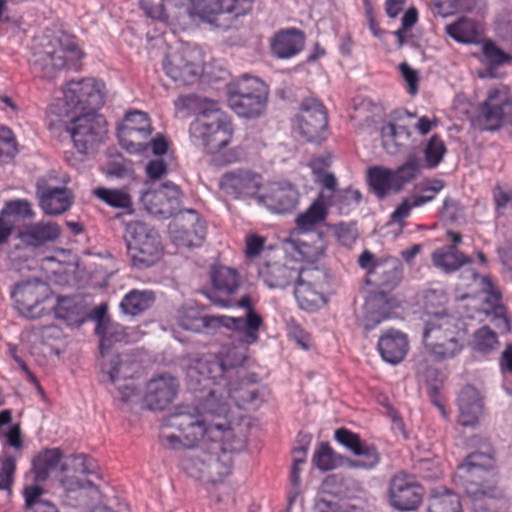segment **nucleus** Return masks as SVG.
I'll return each instance as SVG.
<instances>
[{"instance_id":"nucleus-1","label":"nucleus","mask_w":512,"mask_h":512,"mask_svg":"<svg viewBox=\"0 0 512 512\" xmlns=\"http://www.w3.org/2000/svg\"><path fill=\"white\" fill-rule=\"evenodd\" d=\"M210 405V400L205 403V412L190 404L177 406L164 419L159 438L169 449L192 448L202 441L200 448L184 455L182 468L193 478L218 483L231 474L234 455L246 443L229 427L227 405L221 403L217 410Z\"/></svg>"},{"instance_id":"nucleus-2","label":"nucleus","mask_w":512,"mask_h":512,"mask_svg":"<svg viewBox=\"0 0 512 512\" xmlns=\"http://www.w3.org/2000/svg\"><path fill=\"white\" fill-rule=\"evenodd\" d=\"M246 356L240 353L232 359L230 353L224 357L203 355L190 359L187 364L186 375L188 387L193 392L207 391V395L200 397L197 406L200 412H205L204 405L210 400V407L217 410L218 405L232 398L238 406L245 403H253L258 399V391L250 386L234 385L232 379L238 375L237 368L241 366ZM229 406H227V413Z\"/></svg>"},{"instance_id":"nucleus-3","label":"nucleus","mask_w":512,"mask_h":512,"mask_svg":"<svg viewBox=\"0 0 512 512\" xmlns=\"http://www.w3.org/2000/svg\"><path fill=\"white\" fill-rule=\"evenodd\" d=\"M358 264L366 270V282L382 290L371 293L362 307L359 322L365 330L369 331L391 317L394 303L385 292L398 286L403 270L396 259H377L369 250H365L359 256Z\"/></svg>"},{"instance_id":"nucleus-4","label":"nucleus","mask_w":512,"mask_h":512,"mask_svg":"<svg viewBox=\"0 0 512 512\" xmlns=\"http://www.w3.org/2000/svg\"><path fill=\"white\" fill-rule=\"evenodd\" d=\"M233 135V123L220 111L218 102L203 99L199 103L198 114L189 126L192 144L214 154L227 147L232 142Z\"/></svg>"},{"instance_id":"nucleus-5","label":"nucleus","mask_w":512,"mask_h":512,"mask_svg":"<svg viewBox=\"0 0 512 512\" xmlns=\"http://www.w3.org/2000/svg\"><path fill=\"white\" fill-rule=\"evenodd\" d=\"M72 469L60 478L65 501L70 506H93L101 502L102 494L96 480L100 479L94 459L85 455L72 458Z\"/></svg>"},{"instance_id":"nucleus-6","label":"nucleus","mask_w":512,"mask_h":512,"mask_svg":"<svg viewBox=\"0 0 512 512\" xmlns=\"http://www.w3.org/2000/svg\"><path fill=\"white\" fill-rule=\"evenodd\" d=\"M494 466V459L491 455L474 452L457 467V475L462 479L466 493L475 500V510H477V502L481 498H494L499 494L495 485Z\"/></svg>"},{"instance_id":"nucleus-7","label":"nucleus","mask_w":512,"mask_h":512,"mask_svg":"<svg viewBox=\"0 0 512 512\" xmlns=\"http://www.w3.org/2000/svg\"><path fill=\"white\" fill-rule=\"evenodd\" d=\"M470 289V292L459 296L460 299L469 298L472 294H479L481 308L479 313L490 318L494 325L504 332L511 330L505 306L501 302L500 292L493 286L488 276H480L473 269L467 268L460 275L458 289Z\"/></svg>"},{"instance_id":"nucleus-8","label":"nucleus","mask_w":512,"mask_h":512,"mask_svg":"<svg viewBox=\"0 0 512 512\" xmlns=\"http://www.w3.org/2000/svg\"><path fill=\"white\" fill-rule=\"evenodd\" d=\"M178 324L185 330L200 331L202 327L223 326L228 329L241 331L243 341L252 344L259 339V330L263 319L258 313L250 312L247 318L229 316H200L195 309L179 311Z\"/></svg>"},{"instance_id":"nucleus-9","label":"nucleus","mask_w":512,"mask_h":512,"mask_svg":"<svg viewBox=\"0 0 512 512\" xmlns=\"http://www.w3.org/2000/svg\"><path fill=\"white\" fill-rule=\"evenodd\" d=\"M126 245L134 267L143 269L155 264L161 255L159 234L149 225L135 221L126 226Z\"/></svg>"},{"instance_id":"nucleus-10","label":"nucleus","mask_w":512,"mask_h":512,"mask_svg":"<svg viewBox=\"0 0 512 512\" xmlns=\"http://www.w3.org/2000/svg\"><path fill=\"white\" fill-rule=\"evenodd\" d=\"M15 309L28 319H38L51 311L52 291L40 280H29L17 284L11 292Z\"/></svg>"},{"instance_id":"nucleus-11","label":"nucleus","mask_w":512,"mask_h":512,"mask_svg":"<svg viewBox=\"0 0 512 512\" xmlns=\"http://www.w3.org/2000/svg\"><path fill=\"white\" fill-rule=\"evenodd\" d=\"M211 281L213 290L207 293L210 301L218 307L230 308L241 307L247 310L246 317L250 312L256 313L252 308V299L246 294L239 300L233 295L240 287V277L237 270L227 266H215L211 270Z\"/></svg>"},{"instance_id":"nucleus-12","label":"nucleus","mask_w":512,"mask_h":512,"mask_svg":"<svg viewBox=\"0 0 512 512\" xmlns=\"http://www.w3.org/2000/svg\"><path fill=\"white\" fill-rule=\"evenodd\" d=\"M139 363L129 354L108 356L102 363V373L116 388V398L123 404L132 403L138 397V389L132 382L139 371Z\"/></svg>"},{"instance_id":"nucleus-13","label":"nucleus","mask_w":512,"mask_h":512,"mask_svg":"<svg viewBox=\"0 0 512 512\" xmlns=\"http://www.w3.org/2000/svg\"><path fill=\"white\" fill-rule=\"evenodd\" d=\"M503 122L511 126L512 133V96L509 95L508 87L501 85L489 91L476 123L481 130L493 131Z\"/></svg>"},{"instance_id":"nucleus-14","label":"nucleus","mask_w":512,"mask_h":512,"mask_svg":"<svg viewBox=\"0 0 512 512\" xmlns=\"http://www.w3.org/2000/svg\"><path fill=\"white\" fill-rule=\"evenodd\" d=\"M202 63L203 59L198 49L181 46L167 54L164 69L175 82L189 85L196 82L201 75Z\"/></svg>"},{"instance_id":"nucleus-15","label":"nucleus","mask_w":512,"mask_h":512,"mask_svg":"<svg viewBox=\"0 0 512 512\" xmlns=\"http://www.w3.org/2000/svg\"><path fill=\"white\" fill-rule=\"evenodd\" d=\"M190 5V0H161L159 5H154L152 0H140V7L148 17L181 31L194 27Z\"/></svg>"},{"instance_id":"nucleus-16","label":"nucleus","mask_w":512,"mask_h":512,"mask_svg":"<svg viewBox=\"0 0 512 512\" xmlns=\"http://www.w3.org/2000/svg\"><path fill=\"white\" fill-rule=\"evenodd\" d=\"M67 131L77 150L80 153H88L103 140L106 121L95 111H87L74 118L67 127Z\"/></svg>"},{"instance_id":"nucleus-17","label":"nucleus","mask_w":512,"mask_h":512,"mask_svg":"<svg viewBox=\"0 0 512 512\" xmlns=\"http://www.w3.org/2000/svg\"><path fill=\"white\" fill-rule=\"evenodd\" d=\"M152 131L153 127L147 113L131 111L126 113L118 128L119 142L129 153H142L147 149L146 140Z\"/></svg>"},{"instance_id":"nucleus-18","label":"nucleus","mask_w":512,"mask_h":512,"mask_svg":"<svg viewBox=\"0 0 512 512\" xmlns=\"http://www.w3.org/2000/svg\"><path fill=\"white\" fill-rule=\"evenodd\" d=\"M295 298L301 309L314 311L324 302L323 285L326 274L317 267L302 268L296 277Z\"/></svg>"},{"instance_id":"nucleus-19","label":"nucleus","mask_w":512,"mask_h":512,"mask_svg":"<svg viewBox=\"0 0 512 512\" xmlns=\"http://www.w3.org/2000/svg\"><path fill=\"white\" fill-rule=\"evenodd\" d=\"M424 491L414 476L400 472L389 482V504L397 511L409 512L419 508Z\"/></svg>"},{"instance_id":"nucleus-20","label":"nucleus","mask_w":512,"mask_h":512,"mask_svg":"<svg viewBox=\"0 0 512 512\" xmlns=\"http://www.w3.org/2000/svg\"><path fill=\"white\" fill-rule=\"evenodd\" d=\"M104 84L92 78L70 81L63 90L64 100L70 108L96 111L104 103Z\"/></svg>"},{"instance_id":"nucleus-21","label":"nucleus","mask_w":512,"mask_h":512,"mask_svg":"<svg viewBox=\"0 0 512 512\" xmlns=\"http://www.w3.org/2000/svg\"><path fill=\"white\" fill-rule=\"evenodd\" d=\"M328 119L323 104L314 98L305 99L297 117L299 133L308 142H321L327 137Z\"/></svg>"},{"instance_id":"nucleus-22","label":"nucleus","mask_w":512,"mask_h":512,"mask_svg":"<svg viewBox=\"0 0 512 512\" xmlns=\"http://www.w3.org/2000/svg\"><path fill=\"white\" fill-rule=\"evenodd\" d=\"M141 202L149 213L168 218L179 211L182 193L177 185L166 182L158 188L144 191Z\"/></svg>"},{"instance_id":"nucleus-23","label":"nucleus","mask_w":512,"mask_h":512,"mask_svg":"<svg viewBox=\"0 0 512 512\" xmlns=\"http://www.w3.org/2000/svg\"><path fill=\"white\" fill-rule=\"evenodd\" d=\"M219 185L222 192L233 199L250 198L257 195L262 177L250 170L237 169L223 174Z\"/></svg>"},{"instance_id":"nucleus-24","label":"nucleus","mask_w":512,"mask_h":512,"mask_svg":"<svg viewBox=\"0 0 512 512\" xmlns=\"http://www.w3.org/2000/svg\"><path fill=\"white\" fill-rule=\"evenodd\" d=\"M258 203L274 213L285 214L294 210L298 204L299 193L289 182L268 183L264 192L257 197Z\"/></svg>"},{"instance_id":"nucleus-25","label":"nucleus","mask_w":512,"mask_h":512,"mask_svg":"<svg viewBox=\"0 0 512 512\" xmlns=\"http://www.w3.org/2000/svg\"><path fill=\"white\" fill-rule=\"evenodd\" d=\"M335 439L338 443L358 456L357 459L349 461V467L371 470L379 464L380 455L376 448L362 442L360 437L350 430L346 428L337 429L335 431Z\"/></svg>"},{"instance_id":"nucleus-26","label":"nucleus","mask_w":512,"mask_h":512,"mask_svg":"<svg viewBox=\"0 0 512 512\" xmlns=\"http://www.w3.org/2000/svg\"><path fill=\"white\" fill-rule=\"evenodd\" d=\"M178 381L171 375L162 374L151 379L146 386L144 402L150 410H162L176 397Z\"/></svg>"},{"instance_id":"nucleus-27","label":"nucleus","mask_w":512,"mask_h":512,"mask_svg":"<svg viewBox=\"0 0 512 512\" xmlns=\"http://www.w3.org/2000/svg\"><path fill=\"white\" fill-rule=\"evenodd\" d=\"M180 229L172 231L173 239L178 246H199L205 238L206 226L196 211L187 209L177 219Z\"/></svg>"},{"instance_id":"nucleus-28","label":"nucleus","mask_w":512,"mask_h":512,"mask_svg":"<svg viewBox=\"0 0 512 512\" xmlns=\"http://www.w3.org/2000/svg\"><path fill=\"white\" fill-rule=\"evenodd\" d=\"M448 329L451 332L466 330L463 321L449 313L433 312L429 318H424V347H440L438 341L441 336L447 334Z\"/></svg>"},{"instance_id":"nucleus-29","label":"nucleus","mask_w":512,"mask_h":512,"mask_svg":"<svg viewBox=\"0 0 512 512\" xmlns=\"http://www.w3.org/2000/svg\"><path fill=\"white\" fill-rule=\"evenodd\" d=\"M81 57V50L75 43H70L66 47L61 46L54 50H45L39 56L37 62L41 66L43 76L51 79L57 71L63 69L69 62H75Z\"/></svg>"},{"instance_id":"nucleus-30","label":"nucleus","mask_w":512,"mask_h":512,"mask_svg":"<svg viewBox=\"0 0 512 512\" xmlns=\"http://www.w3.org/2000/svg\"><path fill=\"white\" fill-rule=\"evenodd\" d=\"M458 423L464 427H474L484 412V404L479 391L473 386H465L459 393Z\"/></svg>"},{"instance_id":"nucleus-31","label":"nucleus","mask_w":512,"mask_h":512,"mask_svg":"<svg viewBox=\"0 0 512 512\" xmlns=\"http://www.w3.org/2000/svg\"><path fill=\"white\" fill-rule=\"evenodd\" d=\"M332 204L331 195L321 191L306 211L300 213L296 219L295 234L316 233L315 227L323 223L328 215V208Z\"/></svg>"},{"instance_id":"nucleus-32","label":"nucleus","mask_w":512,"mask_h":512,"mask_svg":"<svg viewBox=\"0 0 512 512\" xmlns=\"http://www.w3.org/2000/svg\"><path fill=\"white\" fill-rule=\"evenodd\" d=\"M288 244L297 253L298 259L308 263L318 261L325 252L326 242L322 233L295 234L293 232Z\"/></svg>"},{"instance_id":"nucleus-33","label":"nucleus","mask_w":512,"mask_h":512,"mask_svg":"<svg viewBox=\"0 0 512 512\" xmlns=\"http://www.w3.org/2000/svg\"><path fill=\"white\" fill-rule=\"evenodd\" d=\"M378 349L384 361L398 364L405 358L409 342L403 332L390 329L379 338Z\"/></svg>"},{"instance_id":"nucleus-34","label":"nucleus","mask_w":512,"mask_h":512,"mask_svg":"<svg viewBox=\"0 0 512 512\" xmlns=\"http://www.w3.org/2000/svg\"><path fill=\"white\" fill-rule=\"evenodd\" d=\"M61 231L55 222L39 221L25 227L18 237L24 245L37 248L57 240Z\"/></svg>"},{"instance_id":"nucleus-35","label":"nucleus","mask_w":512,"mask_h":512,"mask_svg":"<svg viewBox=\"0 0 512 512\" xmlns=\"http://www.w3.org/2000/svg\"><path fill=\"white\" fill-rule=\"evenodd\" d=\"M40 207L47 215H59L67 211L72 204V195L67 188H50L38 185Z\"/></svg>"},{"instance_id":"nucleus-36","label":"nucleus","mask_w":512,"mask_h":512,"mask_svg":"<svg viewBox=\"0 0 512 512\" xmlns=\"http://www.w3.org/2000/svg\"><path fill=\"white\" fill-rule=\"evenodd\" d=\"M304 36L296 29L278 32L272 42L271 51L279 59H289L297 55L304 47Z\"/></svg>"},{"instance_id":"nucleus-37","label":"nucleus","mask_w":512,"mask_h":512,"mask_svg":"<svg viewBox=\"0 0 512 512\" xmlns=\"http://www.w3.org/2000/svg\"><path fill=\"white\" fill-rule=\"evenodd\" d=\"M467 330L460 332L447 331L441 336L438 344L440 347H426L427 353L437 361H445L456 357L463 349Z\"/></svg>"},{"instance_id":"nucleus-38","label":"nucleus","mask_w":512,"mask_h":512,"mask_svg":"<svg viewBox=\"0 0 512 512\" xmlns=\"http://www.w3.org/2000/svg\"><path fill=\"white\" fill-rule=\"evenodd\" d=\"M156 300L154 291L132 289L124 295L119 308L127 316H138L150 309Z\"/></svg>"},{"instance_id":"nucleus-39","label":"nucleus","mask_w":512,"mask_h":512,"mask_svg":"<svg viewBox=\"0 0 512 512\" xmlns=\"http://www.w3.org/2000/svg\"><path fill=\"white\" fill-rule=\"evenodd\" d=\"M268 95L253 97L228 94L229 107L240 117L255 118L265 110Z\"/></svg>"},{"instance_id":"nucleus-40","label":"nucleus","mask_w":512,"mask_h":512,"mask_svg":"<svg viewBox=\"0 0 512 512\" xmlns=\"http://www.w3.org/2000/svg\"><path fill=\"white\" fill-rule=\"evenodd\" d=\"M49 307L54 310L56 318L69 326H79L84 321V307L77 297H59L56 305L51 304Z\"/></svg>"},{"instance_id":"nucleus-41","label":"nucleus","mask_w":512,"mask_h":512,"mask_svg":"<svg viewBox=\"0 0 512 512\" xmlns=\"http://www.w3.org/2000/svg\"><path fill=\"white\" fill-rule=\"evenodd\" d=\"M298 273L299 270L280 263L266 264L259 271L261 279L269 288H285L296 279Z\"/></svg>"},{"instance_id":"nucleus-42","label":"nucleus","mask_w":512,"mask_h":512,"mask_svg":"<svg viewBox=\"0 0 512 512\" xmlns=\"http://www.w3.org/2000/svg\"><path fill=\"white\" fill-rule=\"evenodd\" d=\"M428 512H462L460 498L445 487L433 488L428 498Z\"/></svg>"},{"instance_id":"nucleus-43","label":"nucleus","mask_w":512,"mask_h":512,"mask_svg":"<svg viewBox=\"0 0 512 512\" xmlns=\"http://www.w3.org/2000/svg\"><path fill=\"white\" fill-rule=\"evenodd\" d=\"M194 26L198 20L213 24L220 14H230V9L225 0H190Z\"/></svg>"},{"instance_id":"nucleus-44","label":"nucleus","mask_w":512,"mask_h":512,"mask_svg":"<svg viewBox=\"0 0 512 512\" xmlns=\"http://www.w3.org/2000/svg\"><path fill=\"white\" fill-rule=\"evenodd\" d=\"M368 183L374 194L382 199L391 191H399L393 170L375 166L368 170Z\"/></svg>"},{"instance_id":"nucleus-45","label":"nucleus","mask_w":512,"mask_h":512,"mask_svg":"<svg viewBox=\"0 0 512 512\" xmlns=\"http://www.w3.org/2000/svg\"><path fill=\"white\" fill-rule=\"evenodd\" d=\"M433 264L445 272H454L469 263L468 256L460 252L455 246H445L437 249L432 254Z\"/></svg>"},{"instance_id":"nucleus-46","label":"nucleus","mask_w":512,"mask_h":512,"mask_svg":"<svg viewBox=\"0 0 512 512\" xmlns=\"http://www.w3.org/2000/svg\"><path fill=\"white\" fill-rule=\"evenodd\" d=\"M96 333L100 336V351L103 357L113 343L122 341L125 336V329L119 323L109 319H100L96 326Z\"/></svg>"},{"instance_id":"nucleus-47","label":"nucleus","mask_w":512,"mask_h":512,"mask_svg":"<svg viewBox=\"0 0 512 512\" xmlns=\"http://www.w3.org/2000/svg\"><path fill=\"white\" fill-rule=\"evenodd\" d=\"M446 33L460 43H474L479 37L477 23L470 18L462 17L445 27Z\"/></svg>"},{"instance_id":"nucleus-48","label":"nucleus","mask_w":512,"mask_h":512,"mask_svg":"<svg viewBox=\"0 0 512 512\" xmlns=\"http://www.w3.org/2000/svg\"><path fill=\"white\" fill-rule=\"evenodd\" d=\"M93 194L102 202L116 208L132 213V198L124 189H109L99 187L94 189Z\"/></svg>"},{"instance_id":"nucleus-49","label":"nucleus","mask_w":512,"mask_h":512,"mask_svg":"<svg viewBox=\"0 0 512 512\" xmlns=\"http://www.w3.org/2000/svg\"><path fill=\"white\" fill-rule=\"evenodd\" d=\"M228 94L253 97L255 95H268V89L259 78L243 75L229 86Z\"/></svg>"},{"instance_id":"nucleus-50","label":"nucleus","mask_w":512,"mask_h":512,"mask_svg":"<svg viewBox=\"0 0 512 512\" xmlns=\"http://www.w3.org/2000/svg\"><path fill=\"white\" fill-rule=\"evenodd\" d=\"M62 458V452L58 448L47 449L34 460V472L36 479L43 481L47 478L50 470L57 467Z\"/></svg>"},{"instance_id":"nucleus-51","label":"nucleus","mask_w":512,"mask_h":512,"mask_svg":"<svg viewBox=\"0 0 512 512\" xmlns=\"http://www.w3.org/2000/svg\"><path fill=\"white\" fill-rule=\"evenodd\" d=\"M447 152L445 142L439 135H433L424 147L422 166L432 169L437 167Z\"/></svg>"},{"instance_id":"nucleus-52","label":"nucleus","mask_w":512,"mask_h":512,"mask_svg":"<svg viewBox=\"0 0 512 512\" xmlns=\"http://www.w3.org/2000/svg\"><path fill=\"white\" fill-rule=\"evenodd\" d=\"M422 167V160L415 154H411L401 166L396 170H393L399 191L405 184L411 182L417 177Z\"/></svg>"},{"instance_id":"nucleus-53","label":"nucleus","mask_w":512,"mask_h":512,"mask_svg":"<svg viewBox=\"0 0 512 512\" xmlns=\"http://www.w3.org/2000/svg\"><path fill=\"white\" fill-rule=\"evenodd\" d=\"M482 53L485 61L491 68L512 63V55L502 50L491 40H485L482 43Z\"/></svg>"},{"instance_id":"nucleus-54","label":"nucleus","mask_w":512,"mask_h":512,"mask_svg":"<svg viewBox=\"0 0 512 512\" xmlns=\"http://www.w3.org/2000/svg\"><path fill=\"white\" fill-rule=\"evenodd\" d=\"M362 199V194L359 190L344 189L335 192L332 204L337 207L341 214H349L351 210L356 208Z\"/></svg>"},{"instance_id":"nucleus-55","label":"nucleus","mask_w":512,"mask_h":512,"mask_svg":"<svg viewBox=\"0 0 512 512\" xmlns=\"http://www.w3.org/2000/svg\"><path fill=\"white\" fill-rule=\"evenodd\" d=\"M447 297L442 290L429 289L424 293V318H429L430 314L448 313L443 305Z\"/></svg>"},{"instance_id":"nucleus-56","label":"nucleus","mask_w":512,"mask_h":512,"mask_svg":"<svg viewBox=\"0 0 512 512\" xmlns=\"http://www.w3.org/2000/svg\"><path fill=\"white\" fill-rule=\"evenodd\" d=\"M498 345L497 334L487 326L481 327L474 333V349L488 354Z\"/></svg>"},{"instance_id":"nucleus-57","label":"nucleus","mask_w":512,"mask_h":512,"mask_svg":"<svg viewBox=\"0 0 512 512\" xmlns=\"http://www.w3.org/2000/svg\"><path fill=\"white\" fill-rule=\"evenodd\" d=\"M313 463L322 471H328L336 467L335 455L328 443H321L319 445L313 455Z\"/></svg>"},{"instance_id":"nucleus-58","label":"nucleus","mask_w":512,"mask_h":512,"mask_svg":"<svg viewBox=\"0 0 512 512\" xmlns=\"http://www.w3.org/2000/svg\"><path fill=\"white\" fill-rule=\"evenodd\" d=\"M492 194L497 215H503L512 208V188L497 184L493 188Z\"/></svg>"},{"instance_id":"nucleus-59","label":"nucleus","mask_w":512,"mask_h":512,"mask_svg":"<svg viewBox=\"0 0 512 512\" xmlns=\"http://www.w3.org/2000/svg\"><path fill=\"white\" fill-rule=\"evenodd\" d=\"M16 459L13 456L0 457V490H9L13 483Z\"/></svg>"},{"instance_id":"nucleus-60","label":"nucleus","mask_w":512,"mask_h":512,"mask_svg":"<svg viewBox=\"0 0 512 512\" xmlns=\"http://www.w3.org/2000/svg\"><path fill=\"white\" fill-rule=\"evenodd\" d=\"M383 147L387 153L395 155L405 146L404 141H399L395 135L393 123H389L381 130Z\"/></svg>"},{"instance_id":"nucleus-61","label":"nucleus","mask_w":512,"mask_h":512,"mask_svg":"<svg viewBox=\"0 0 512 512\" xmlns=\"http://www.w3.org/2000/svg\"><path fill=\"white\" fill-rule=\"evenodd\" d=\"M1 211H3L8 217L16 220L17 217L27 218L33 215L31 205L27 200L10 201Z\"/></svg>"},{"instance_id":"nucleus-62","label":"nucleus","mask_w":512,"mask_h":512,"mask_svg":"<svg viewBox=\"0 0 512 512\" xmlns=\"http://www.w3.org/2000/svg\"><path fill=\"white\" fill-rule=\"evenodd\" d=\"M17 152L16 140L11 129L0 126V159L13 157Z\"/></svg>"},{"instance_id":"nucleus-63","label":"nucleus","mask_w":512,"mask_h":512,"mask_svg":"<svg viewBox=\"0 0 512 512\" xmlns=\"http://www.w3.org/2000/svg\"><path fill=\"white\" fill-rule=\"evenodd\" d=\"M24 498L25 505L28 509H32L33 512H36V508L39 504H52L49 501H45L41 499V495L43 494V489L39 486L32 485L26 487L24 489Z\"/></svg>"},{"instance_id":"nucleus-64","label":"nucleus","mask_w":512,"mask_h":512,"mask_svg":"<svg viewBox=\"0 0 512 512\" xmlns=\"http://www.w3.org/2000/svg\"><path fill=\"white\" fill-rule=\"evenodd\" d=\"M337 237L344 246H351L355 243L358 232L354 223L340 224L336 230Z\"/></svg>"}]
</instances>
